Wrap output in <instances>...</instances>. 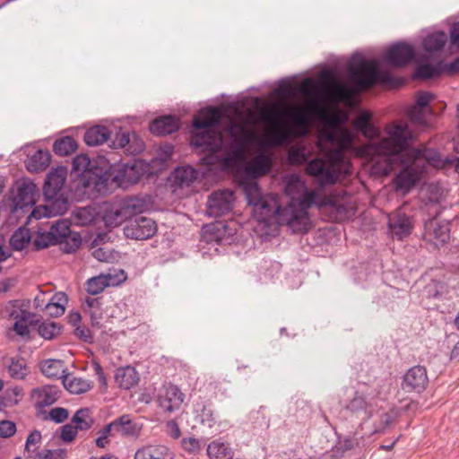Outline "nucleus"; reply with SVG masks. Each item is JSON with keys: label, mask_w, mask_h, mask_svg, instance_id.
Instances as JSON below:
<instances>
[{"label": "nucleus", "mask_w": 459, "mask_h": 459, "mask_svg": "<svg viewBox=\"0 0 459 459\" xmlns=\"http://www.w3.org/2000/svg\"><path fill=\"white\" fill-rule=\"evenodd\" d=\"M306 172L315 177L320 185H332L336 182L339 175L343 172L342 163H337L335 160L328 162L324 159L316 158L311 160L307 167Z\"/></svg>", "instance_id": "obj_6"}, {"label": "nucleus", "mask_w": 459, "mask_h": 459, "mask_svg": "<svg viewBox=\"0 0 459 459\" xmlns=\"http://www.w3.org/2000/svg\"><path fill=\"white\" fill-rule=\"evenodd\" d=\"M317 90V85L312 79H306L299 86V91L306 97H312Z\"/></svg>", "instance_id": "obj_59"}, {"label": "nucleus", "mask_w": 459, "mask_h": 459, "mask_svg": "<svg viewBox=\"0 0 459 459\" xmlns=\"http://www.w3.org/2000/svg\"><path fill=\"white\" fill-rule=\"evenodd\" d=\"M31 239V234L26 228H19L11 237L10 244L14 250L25 248Z\"/></svg>", "instance_id": "obj_42"}, {"label": "nucleus", "mask_w": 459, "mask_h": 459, "mask_svg": "<svg viewBox=\"0 0 459 459\" xmlns=\"http://www.w3.org/2000/svg\"><path fill=\"white\" fill-rule=\"evenodd\" d=\"M92 170L91 161L88 155L79 154L73 159L72 171L76 173L78 176H82L86 180L88 186L93 185L95 187L100 184H103L107 181L104 175H95Z\"/></svg>", "instance_id": "obj_16"}, {"label": "nucleus", "mask_w": 459, "mask_h": 459, "mask_svg": "<svg viewBox=\"0 0 459 459\" xmlns=\"http://www.w3.org/2000/svg\"><path fill=\"white\" fill-rule=\"evenodd\" d=\"M425 238L436 246L446 243L450 238L449 223L431 219L425 223Z\"/></svg>", "instance_id": "obj_18"}, {"label": "nucleus", "mask_w": 459, "mask_h": 459, "mask_svg": "<svg viewBox=\"0 0 459 459\" xmlns=\"http://www.w3.org/2000/svg\"><path fill=\"white\" fill-rule=\"evenodd\" d=\"M447 42V35L443 31L429 34L423 40V48L427 52H437L443 49Z\"/></svg>", "instance_id": "obj_39"}, {"label": "nucleus", "mask_w": 459, "mask_h": 459, "mask_svg": "<svg viewBox=\"0 0 459 459\" xmlns=\"http://www.w3.org/2000/svg\"><path fill=\"white\" fill-rule=\"evenodd\" d=\"M178 119L173 116H164L154 119L150 125V131L156 135H167L178 131Z\"/></svg>", "instance_id": "obj_25"}, {"label": "nucleus", "mask_w": 459, "mask_h": 459, "mask_svg": "<svg viewBox=\"0 0 459 459\" xmlns=\"http://www.w3.org/2000/svg\"><path fill=\"white\" fill-rule=\"evenodd\" d=\"M37 186L31 181H22L13 195V212L24 210L35 204Z\"/></svg>", "instance_id": "obj_17"}, {"label": "nucleus", "mask_w": 459, "mask_h": 459, "mask_svg": "<svg viewBox=\"0 0 459 459\" xmlns=\"http://www.w3.org/2000/svg\"><path fill=\"white\" fill-rule=\"evenodd\" d=\"M221 119V112L217 108H208L194 117L193 126L196 129H205L203 133L192 135L191 144L202 148L204 152H216L222 145V137L219 132L211 129Z\"/></svg>", "instance_id": "obj_3"}, {"label": "nucleus", "mask_w": 459, "mask_h": 459, "mask_svg": "<svg viewBox=\"0 0 459 459\" xmlns=\"http://www.w3.org/2000/svg\"><path fill=\"white\" fill-rule=\"evenodd\" d=\"M214 232L211 237V240H215L219 244H226L230 243L231 238L233 237V232H230L228 237L224 236V233L228 230L229 227L223 223H217L212 226Z\"/></svg>", "instance_id": "obj_47"}, {"label": "nucleus", "mask_w": 459, "mask_h": 459, "mask_svg": "<svg viewBox=\"0 0 459 459\" xmlns=\"http://www.w3.org/2000/svg\"><path fill=\"white\" fill-rule=\"evenodd\" d=\"M271 168V158L266 154H259L247 164L246 171L249 176L258 178L269 173Z\"/></svg>", "instance_id": "obj_26"}, {"label": "nucleus", "mask_w": 459, "mask_h": 459, "mask_svg": "<svg viewBox=\"0 0 459 459\" xmlns=\"http://www.w3.org/2000/svg\"><path fill=\"white\" fill-rule=\"evenodd\" d=\"M166 429L168 435L174 439L178 438L181 435L178 424L173 420L167 422Z\"/></svg>", "instance_id": "obj_63"}, {"label": "nucleus", "mask_w": 459, "mask_h": 459, "mask_svg": "<svg viewBox=\"0 0 459 459\" xmlns=\"http://www.w3.org/2000/svg\"><path fill=\"white\" fill-rule=\"evenodd\" d=\"M114 422L117 435L122 437H137L142 430V427L126 414L116 419Z\"/></svg>", "instance_id": "obj_28"}, {"label": "nucleus", "mask_w": 459, "mask_h": 459, "mask_svg": "<svg viewBox=\"0 0 459 459\" xmlns=\"http://www.w3.org/2000/svg\"><path fill=\"white\" fill-rule=\"evenodd\" d=\"M71 422L77 430H88L94 424V419L89 408H82L74 413Z\"/></svg>", "instance_id": "obj_40"}, {"label": "nucleus", "mask_w": 459, "mask_h": 459, "mask_svg": "<svg viewBox=\"0 0 459 459\" xmlns=\"http://www.w3.org/2000/svg\"><path fill=\"white\" fill-rule=\"evenodd\" d=\"M61 326L55 322H43L39 326V333L46 340H51L60 333Z\"/></svg>", "instance_id": "obj_45"}, {"label": "nucleus", "mask_w": 459, "mask_h": 459, "mask_svg": "<svg viewBox=\"0 0 459 459\" xmlns=\"http://www.w3.org/2000/svg\"><path fill=\"white\" fill-rule=\"evenodd\" d=\"M109 137V130L103 126H95L88 129L84 134V142L89 146L100 145Z\"/></svg>", "instance_id": "obj_33"}, {"label": "nucleus", "mask_w": 459, "mask_h": 459, "mask_svg": "<svg viewBox=\"0 0 459 459\" xmlns=\"http://www.w3.org/2000/svg\"><path fill=\"white\" fill-rule=\"evenodd\" d=\"M9 376L16 380H22L30 373L26 360L19 356L12 357L6 360Z\"/></svg>", "instance_id": "obj_30"}, {"label": "nucleus", "mask_w": 459, "mask_h": 459, "mask_svg": "<svg viewBox=\"0 0 459 459\" xmlns=\"http://www.w3.org/2000/svg\"><path fill=\"white\" fill-rule=\"evenodd\" d=\"M41 440V434L39 430L30 432L26 439L25 449L27 452H34L33 446L39 444Z\"/></svg>", "instance_id": "obj_61"}, {"label": "nucleus", "mask_w": 459, "mask_h": 459, "mask_svg": "<svg viewBox=\"0 0 459 459\" xmlns=\"http://www.w3.org/2000/svg\"><path fill=\"white\" fill-rule=\"evenodd\" d=\"M244 191L247 204L253 206L257 221L275 220L280 225H286L291 231H299L305 227L307 218L303 209L281 208L276 195H263L256 182L247 183Z\"/></svg>", "instance_id": "obj_2"}, {"label": "nucleus", "mask_w": 459, "mask_h": 459, "mask_svg": "<svg viewBox=\"0 0 459 459\" xmlns=\"http://www.w3.org/2000/svg\"><path fill=\"white\" fill-rule=\"evenodd\" d=\"M77 149V143L72 136H64L53 144V151L58 156H67L72 154Z\"/></svg>", "instance_id": "obj_41"}, {"label": "nucleus", "mask_w": 459, "mask_h": 459, "mask_svg": "<svg viewBox=\"0 0 459 459\" xmlns=\"http://www.w3.org/2000/svg\"><path fill=\"white\" fill-rule=\"evenodd\" d=\"M123 230L127 238L144 240L155 235L157 225L151 218L138 216L129 219Z\"/></svg>", "instance_id": "obj_10"}, {"label": "nucleus", "mask_w": 459, "mask_h": 459, "mask_svg": "<svg viewBox=\"0 0 459 459\" xmlns=\"http://www.w3.org/2000/svg\"><path fill=\"white\" fill-rule=\"evenodd\" d=\"M345 408L352 412L365 411L368 417L372 415L371 411L368 410L366 397L359 392L355 393L353 398L345 405Z\"/></svg>", "instance_id": "obj_43"}, {"label": "nucleus", "mask_w": 459, "mask_h": 459, "mask_svg": "<svg viewBox=\"0 0 459 459\" xmlns=\"http://www.w3.org/2000/svg\"><path fill=\"white\" fill-rule=\"evenodd\" d=\"M33 246L36 250H40L48 247L49 246L56 245L54 241L50 232H38L33 239Z\"/></svg>", "instance_id": "obj_48"}, {"label": "nucleus", "mask_w": 459, "mask_h": 459, "mask_svg": "<svg viewBox=\"0 0 459 459\" xmlns=\"http://www.w3.org/2000/svg\"><path fill=\"white\" fill-rule=\"evenodd\" d=\"M65 452L63 450H44L39 456L43 459H63V455Z\"/></svg>", "instance_id": "obj_64"}, {"label": "nucleus", "mask_w": 459, "mask_h": 459, "mask_svg": "<svg viewBox=\"0 0 459 459\" xmlns=\"http://www.w3.org/2000/svg\"><path fill=\"white\" fill-rule=\"evenodd\" d=\"M113 145L116 148L125 149L126 152L134 155L140 153L144 148L143 142L137 134L129 132L117 133L113 141Z\"/></svg>", "instance_id": "obj_21"}, {"label": "nucleus", "mask_w": 459, "mask_h": 459, "mask_svg": "<svg viewBox=\"0 0 459 459\" xmlns=\"http://www.w3.org/2000/svg\"><path fill=\"white\" fill-rule=\"evenodd\" d=\"M415 56L414 48L407 43L398 42L392 45L385 53V61L391 66L403 67L409 64Z\"/></svg>", "instance_id": "obj_13"}, {"label": "nucleus", "mask_w": 459, "mask_h": 459, "mask_svg": "<svg viewBox=\"0 0 459 459\" xmlns=\"http://www.w3.org/2000/svg\"><path fill=\"white\" fill-rule=\"evenodd\" d=\"M372 115L368 111H362L353 121V126L367 138L378 136L379 130L371 123Z\"/></svg>", "instance_id": "obj_27"}, {"label": "nucleus", "mask_w": 459, "mask_h": 459, "mask_svg": "<svg viewBox=\"0 0 459 459\" xmlns=\"http://www.w3.org/2000/svg\"><path fill=\"white\" fill-rule=\"evenodd\" d=\"M49 232L56 244L62 245V249L65 253L76 251L82 244L80 234L71 231L70 223L66 220H57L50 226Z\"/></svg>", "instance_id": "obj_7"}, {"label": "nucleus", "mask_w": 459, "mask_h": 459, "mask_svg": "<svg viewBox=\"0 0 459 459\" xmlns=\"http://www.w3.org/2000/svg\"><path fill=\"white\" fill-rule=\"evenodd\" d=\"M388 229L393 238L402 240L411 233L412 220L401 209L396 210L388 215Z\"/></svg>", "instance_id": "obj_14"}, {"label": "nucleus", "mask_w": 459, "mask_h": 459, "mask_svg": "<svg viewBox=\"0 0 459 459\" xmlns=\"http://www.w3.org/2000/svg\"><path fill=\"white\" fill-rule=\"evenodd\" d=\"M73 220L75 224L86 226L94 221L92 209L90 207H78L73 212Z\"/></svg>", "instance_id": "obj_44"}, {"label": "nucleus", "mask_w": 459, "mask_h": 459, "mask_svg": "<svg viewBox=\"0 0 459 459\" xmlns=\"http://www.w3.org/2000/svg\"><path fill=\"white\" fill-rule=\"evenodd\" d=\"M185 394L175 385H163L158 391L157 401L160 407L167 412L178 410L183 403Z\"/></svg>", "instance_id": "obj_12"}, {"label": "nucleus", "mask_w": 459, "mask_h": 459, "mask_svg": "<svg viewBox=\"0 0 459 459\" xmlns=\"http://www.w3.org/2000/svg\"><path fill=\"white\" fill-rule=\"evenodd\" d=\"M289 160L291 164H303L307 160V153L304 147H293L289 152Z\"/></svg>", "instance_id": "obj_49"}, {"label": "nucleus", "mask_w": 459, "mask_h": 459, "mask_svg": "<svg viewBox=\"0 0 459 459\" xmlns=\"http://www.w3.org/2000/svg\"><path fill=\"white\" fill-rule=\"evenodd\" d=\"M410 120L416 125L419 126H426L427 125V117L423 109H420L417 107H412L409 111Z\"/></svg>", "instance_id": "obj_53"}, {"label": "nucleus", "mask_w": 459, "mask_h": 459, "mask_svg": "<svg viewBox=\"0 0 459 459\" xmlns=\"http://www.w3.org/2000/svg\"><path fill=\"white\" fill-rule=\"evenodd\" d=\"M77 433V429L71 422L61 428L60 438L65 442H71L75 438Z\"/></svg>", "instance_id": "obj_55"}, {"label": "nucleus", "mask_w": 459, "mask_h": 459, "mask_svg": "<svg viewBox=\"0 0 459 459\" xmlns=\"http://www.w3.org/2000/svg\"><path fill=\"white\" fill-rule=\"evenodd\" d=\"M66 176L67 169L65 167H57L48 172L43 187L45 199H67L63 193Z\"/></svg>", "instance_id": "obj_11"}, {"label": "nucleus", "mask_w": 459, "mask_h": 459, "mask_svg": "<svg viewBox=\"0 0 459 459\" xmlns=\"http://www.w3.org/2000/svg\"><path fill=\"white\" fill-rule=\"evenodd\" d=\"M65 389L74 394H81L92 388L91 381L66 374L63 379Z\"/></svg>", "instance_id": "obj_32"}, {"label": "nucleus", "mask_w": 459, "mask_h": 459, "mask_svg": "<svg viewBox=\"0 0 459 459\" xmlns=\"http://www.w3.org/2000/svg\"><path fill=\"white\" fill-rule=\"evenodd\" d=\"M102 240V236L99 235L97 238L94 239L92 245H97L99 241ZM92 255L98 261L100 262H108L114 258L111 249L106 247H92Z\"/></svg>", "instance_id": "obj_46"}, {"label": "nucleus", "mask_w": 459, "mask_h": 459, "mask_svg": "<svg viewBox=\"0 0 459 459\" xmlns=\"http://www.w3.org/2000/svg\"><path fill=\"white\" fill-rule=\"evenodd\" d=\"M285 187L284 192L290 197V202L281 208L293 207L295 210L303 209L307 218L304 229L293 233H305L310 226V220L307 210L315 203L316 195L313 191H308L305 183L296 174L288 175L284 178Z\"/></svg>", "instance_id": "obj_5"}, {"label": "nucleus", "mask_w": 459, "mask_h": 459, "mask_svg": "<svg viewBox=\"0 0 459 459\" xmlns=\"http://www.w3.org/2000/svg\"><path fill=\"white\" fill-rule=\"evenodd\" d=\"M127 219L129 218L126 215V209H123L121 205L105 211L103 215V221L107 228H117Z\"/></svg>", "instance_id": "obj_35"}, {"label": "nucleus", "mask_w": 459, "mask_h": 459, "mask_svg": "<svg viewBox=\"0 0 459 459\" xmlns=\"http://www.w3.org/2000/svg\"><path fill=\"white\" fill-rule=\"evenodd\" d=\"M350 77L358 90L368 89L377 82L393 83L394 79L388 72H381L374 59L360 58L348 66Z\"/></svg>", "instance_id": "obj_4"}, {"label": "nucleus", "mask_w": 459, "mask_h": 459, "mask_svg": "<svg viewBox=\"0 0 459 459\" xmlns=\"http://www.w3.org/2000/svg\"><path fill=\"white\" fill-rule=\"evenodd\" d=\"M16 432V425L11 420L0 421V437H11Z\"/></svg>", "instance_id": "obj_58"}, {"label": "nucleus", "mask_w": 459, "mask_h": 459, "mask_svg": "<svg viewBox=\"0 0 459 459\" xmlns=\"http://www.w3.org/2000/svg\"><path fill=\"white\" fill-rule=\"evenodd\" d=\"M445 73V66L442 63L436 65L423 64L417 66L413 73V79L428 80L439 76Z\"/></svg>", "instance_id": "obj_37"}, {"label": "nucleus", "mask_w": 459, "mask_h": 459, "mask_svg": "<svg viewBox=\"0 0 459 459\" xmlns=\"http://www.w3.org/2000/svg\"><path fill=\"white\" fill-rule=\"evenodd\" d=\"M19 307L17 305V300H10L6 304H4L1 309L0 314L3 317L9 318H18V311Z\"/></svg>", "instance_id": "obj_51"}, {"label": "nucleus", "mask_w": 459, "mask_h": 459, "mask_svg": "<svg viewBox=\"0 0 459 459\" xmlns=\"http://www.w3.org/2000/svg\"><path fill=\"white\" fill-rule=\"evenodd\" d=\"M121 206L123 209H126V215L130 218L134 213L141 212L143 210L144 205L141 199L130 198Z\"/></svg>", "instance_id": "obj_50"}, {"label": "nucleus", "mask_w": 459, "mask_h": 459, "mask_svg": "<svg viewBox=\"0 0 459 459\" xmlns=\"http://www.w3.org/2000/svg\"><path fill=\"white\" fill-rule=\"evenodd\" d=\"M442 286L437 281L432 280L428 283L423 290V294L428 298H437L441 290Z\"/></svg>", "instance_id": "obj_60"}, {"label": "nucleus", "mask_w": 459, "mask_h": 459, "mask_svg": "<svg viewBox=\"0 0 459 459\" xmlns=\"http://www.w3.org/2000/svg\"><path fill=\"white\" fill-rule=\"evenodd\" d=\"M181 445L184 450L189 453L195 454L201 449L200 441L195 437H185L182 439Z\"/></svg>", "instance_id": "obj_57"}, {"label": "nucleus", "mask_w": 459, "mask_h": 459, "mask_svg": "<svg viewBox=\"0 0 459 459\" xmlns=\"http://www.w3.org/2000/svg\"><path fill=\"white\" fill-rule=\"evenodd\" d=\"M68 199L50 200L46 199V204L35 207L29 216V220L49 218L63 215L68 210Z\"/></svg>", "instance_id": "obj_19"}, {"label": "nucleus", "mask_w": 459, "mask_h": 459, "mask_svg": "<svg viewBox=\"0 0 459 459\" xmlns=\"http://www.w3.org/2000/svg\"><path fill=\"white\" fill-rule=\"evenodd\" d=\"M102 305V298L100 297H87L82 304L84 313L90 316L91 325L96 328L101 327Z\"/></svg>", "instance_id": "obj_23"}, {"label": "nucleus", "mask_w": 459, "mask_h": 459, "mask_svg": "<svg viewBox=\"0 0 459 459\" xmlns=\"http://www.w3.org/2000/svg\"><path fill=\"white\" fill-rule=\"evenodd\" d=\"M51 155L48 151L38 150L29 156L26 160V168L30 172L45 170L50 163Z\"/></svg>", "instance_id": "obj_29"}, {"label": "nucleus", "mask_w": 459, "mask_h": 459, "mask_svg": "<svg viewBox=\"0 0 459 459\" xmlns=\"http://www.w3.org/2000/svg\"><path fill=\"white\" fill-rule=\"evenodd\" d=\"M39 408H44L55 403L59 398V389L56 385H44L33 389L31 394Z\"/></svg>", "instance_id": "obj_22"}, {"label": "nucleus", "mask_w": 459, "mask_h": 459, "mask_svg": "<svg viewBox=\"0 0 459 459\" xmlns=\"http://www.w3.org/2000/svg\"><path fill=\"white\" fill-rule=\"evenodd\" d=\"M429 384L427 370L422 366H414L404 374L402 388L408 393H422Z\"/></svg>", "instance_id": "obj_15"}, {"label": "nucleus", "mask_w": 459, "mask_h": 459, "mask_svg": "<svg viewBox=\"0 0 459 459\" xmlns=\"http://www.w3.org/2000/svg\"><path fill=\"white\" fill-rule=\"evenodd\" d=\"M262 120L268 124H277L281 118L282 114L273 109H264L261 113Z\"/></svg>", "instance_id": "obj_56"}, {"label": "nucleus", "mask_w": 459, "mask_h": 459, "mask_svg": "<svg viewBox=\"0 0 459 459\" xmlns=\"http://www.w3.org/2000/svg\"><path fill=\"white\" fill-rule=\"evenodd\" d=\"M201 424L208 428H212L215 422L216 418L212 410L209 407L204 406L201 412L198 414Z\"/></svg>", "instance_id": "obj_52"}, {"label": "nucleus", "mask_w": 459, "mask_h": 459, "mask_svg": "<svg viewBox=\"0 0 459 459\" xmlns=\"http://www.w3.org/2000/svg\"><path fill=\"white\" fill-rule=\"evenodd\" d=\"M235 196L233 191L221 189L212 193L207 201V214L210 217L219 218L231 212Z\"/></svg>", "instance_id": "obj_9"}, {"label": "nucleus", "mask_w": 459, "mask_h": 459, "mask_svg": "<svg viewBox=\"0 0 459 459\" xmlns=\"http://www.w3.org/2000/svg\"><path fill=\"white\" fill-rule=\"evenodd\" d=\"M386 136L368 147L372 152L385 161L384 174L401 169L394 178L396 190L409 191L420 178L416 169L420 152L410 149L414 134L405 123L393 122L385 128Z\"/></svg>", "instance_id": "obj_1"}, {"label": "nucleus", "mask_w": 459, "mask_h": 459, "mask_svg": "<svg viewBox=\"0 0 459 459\" xmlns=\"http://www.w3.org/2000/svg\"><path fill=\"white\" fill-rule=\"evenodd\" d=\"M69 411L63 407H56L50 410L48 418L56 423H62L67 420Z\"/></svg>", "instance_id": "obj_54"}, {"label": "nucleus", "mask_w": 459, "mask_h": 459, "mask_svg": "<svg viewBox=\"0 0 459 459\" xmlns=\"http://www.w3.org/2000/svg\"><path fill=\"white\" fill-rule=\"evenodd\" d=\"M434 95L430 92L422 91L419 93L416 99V105L414 107H417L418 108H425L428 107V105L430 103V101L433 100Z\"/></svg>", "instance_id": "obj_62"}, {"label": "nucleus", "mask_w": 459, "mask_h": 459, "mask_svg": "<svg viewBox=\"0 0 459 459\" xmlns=\"http://www.w3.org/2000/svg\"><path fill=\"white\" fill-rule=\"evenodd\" d=\"M115 284H117V282L110 274H100L91 277L87 281L86 290L90 294L97 295L102 292L106 287Z\"/></svg>", "instance_id": "obj_36"}, {"label": "nucleus", "mask_w": 459, "mask_h": 459, "mask_svg": "<svg viewBox=\"0 0 459 459\" xmlns=\"http://www.w3.org/2000/svg\"><path fill=\"white\" fill-rule=\"evenodd\" d=\"M207 455L210 459H232L234 452L230 444L217 439L208 445Z\"/></svg>", "instance_id": "obj_31"}, {"label": "nucleus", "mask_w": 459, "mask_h": 459, "mask_svg": "<svg viewBox=\"0 0 459 459\" xmlns=\"http://www.w3.org/2000/svg\"><path fill=\"white\" fill-rule=\"evenodd\" d=\"M139 380V374L132 366L122 367L116 370L115 381L121 389L130 390L138 385Z\"/></svg>", "instance_id": "obj_24"}, {"label": "nucleus", "mask_w": 459, "mask_h": 459, "mask_svg": "<svg viewBox=\"0 0 459 459\" xmlns=\"http://www.w3.org/2000/svg\"><path fill=\"white\" fill-rule=\"evenodd\" d=\"M323 137L327 142L337 143L338 148L331 154L330 159L335 160L337 163H342L343 173H348L350 164L345 160L343 151L348 149L352 143L353 138L351 132L345 128H334L325 131Z\"/></svg>", "instance_id": "obj_8"}, {"label": "nucleus", "mask_w": 459, "mask_h": 459, "mask_svg": "<svg viewBox=\"0 0 459 459\" xmlns=\"http://www.w3.org/2000/svg\"><path fill=\"white\" fill-rule=\"evenodd\" d=\"M197 176L198 171L191 166L178 167L173 172L175 183L180 186H189Z\"/></svg>", "instance_id": "obj_38"}, {"label": "nucleus", "mask_w": 459, "mask_h": 459, "mask_svg": "<svg viewBox=\"0 0 459 459\" xmlns=\"http://www.w3.org/2000/svg\"><path fill=\"white\" fill-rule=\"evenodd\" d=\"M40 370L47 377L62 378L65 377L64 363L60 359H46L40 364Z\"/></svg>", "instance_id": "obj_34"}, {"label": "nucleus", "mask_w": 459, "mask_h": 459, "mask_svg": "<svg viewBox=\"0 0 459 459\" xmlns=\"http://www.w3.org/2000/svg\"><path fill=\"white\" fill-rule=\"evenodd\" d=\"M173 452L160 443L146 444L140 446L134 454V459H173Z\"/></svg>", "instance_id": "obj_20"}]
</instances>
